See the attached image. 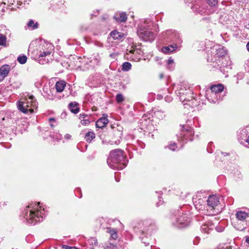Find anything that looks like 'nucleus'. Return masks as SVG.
<instances>
[{
	"mask_svg": "<svg viewBox=\"0 0 249 249\" xmlns=\"http://www.w3.org/2000/svg\"><path fill=\"white\" fill-rule=\"evenodd\" d=\"M162 77V74H160V78H161Z\"/></svg>",
	"mask_w": 249,
	"mask_h": 249,
	"instance_id": "nucleus-58",
	"label": "nucleus"
},
{
	"mask_svg": "<svg viewBox=\"0 0 249 249\" xmlns=\"http://www.w3.org/2000/svg\"><path fill=\"white\" fill-rule=\"evenodd\" d=\"M53 46L51 44H45L42 46V48L35 56V59L36 61H44L46 62H49L52 60V52Z\"/></svg>",
	"mask_w": 249,
	"mask_h": 249,
	"instance_id": "nucleus-6",
	"label": "nucleus"
},
{
	"mask_svg": "<svg viewBox=\"0 0 249 249\" xmlns=\"http://www.w3.org/2000/svg\"><path fill=\"white\" fill-rule=\"evenodd\" d=\"M162 98V96L161 95H158L157 98L158 99H160Z\"/></svg>",
	"mask_w": 249,
	"mask_h": 249,
	"instance_id": "nucleus-50",
	"label": "nucleus"
},
{
	"mask_svg": "<svg viewBox=\"0 0 249 249\" xmlns=\"http://www.w3.org/2000/svg\"><path fill=\"white\" fill-rule=\"evenodd\" d=\"M71 137V135L69 134H67L65 135V138L66 139H70Z\"/></svg>",
	"mask_w": 249,
	"mask_h": 249,
	"instance_id": "nucleus-45",
	"label": "nucleus"
},
{
	"mask_svg": "<svg viewBox=\"0 0 249 249\" xmlns=\"http://www.w3.org/2000/svg\"><path fill=\"white\" fill-rule=\"evenodd\" d=\"M246 83L247 85H249V79H247L246 80Z\"/></svg>",
	"mask_w": 249,
	"mask_h": 249,
	"instance_id": "nucleus-52",
	"label": "nucleus"
},
{
	"mask_svg": "<svg viewBox=\"0 0 249 249\" xmlns=\"http://www.w3.org/2000/svg\"><path fill=\"white\" fill-rule=\"evenodd\" d=\"M167 147H168L169 149H170L172 151H175L177 148V144L175 142L172 143L170 144H169L167 147H165V148Z\"/></svg>",
	"mask_w": 249,
	"mask_h": 249,
	"instance_id": "nucleus-37",
	"label": "nucleus"
},
{
	"mask_svg": "<svg viewBox=\"0 0 249 249\" xmlns=\"http://www.w3.org/2000/svg\"><path fill=\"white\" fill-rule=\"evenodd\" d=\"M74 64L75 63H71V64H69L68 66L69 67H73Z\"/></svg>",
	"mask_w": 249,
	"mask_h": 249,
	"instance_id": "nucleus-49",
	"label": "nucleus"
},
{
	"mask_svg": "<svg viewBox=\"0 0 249 249\" xmlns=\"http://www.w3.org/2000/svg\"><path fill=\"white\" fill-rule=\"evenodd\" d=\"M66 85V83L64 81L61 80L57 82L55 85L56 91L58 92H62Z\"/></svg>",
	"mask_w": 249,
	"mask_h": 249,
	"instance_id": "nucleus-19",
	"label": "nucleus"
},
{
	"mask_svg": "<svg viewBox=\"0 0 249 249\" xmlns=\"http://www.w3.org/2000/svg\"><path fill=\"white\" fill-rule=\"evenodd\" d=\"M164 99L166 102L170 103L172 101L173 98L170 95H167L165 97Z\"/></svg>",
	"mask_w": 249,
	"mask_h": 249,
	"instance_id": "nucleus-41",
	"label": "nucleus"
},
{
	"mask_svg": "<svg viewBox=\"0 0 249 249\" xmlns=\"http://www.w3.org/2000/svg\"><path fill=\"white\" fill-rule=\"evenodd\" d=\"M104 249H117V247L112 244H109L105 246Z\"/></svg>",
	"mask_w": 249,
	"mask_h": 249,
	"instance_id": "nucleus-38",
	"label": "nucleus"
},
{
	"mask_svg": "<svg viewBox=\"0 0 249 249\" xmlns=\"http://www.w3.org/2000/svg\"><path fill=\"white\" fill-rule=\"evenodd\" d=\"M27 58L25 55L19 56L17 59L18 62H26L27 61Z\"/></svg>",
	"mask_w": 249,
	"mask_h": 249,
	"instance_id": "nucleus-36",
	"label": "nucleus"
},
{
	"mask_svg": "<svg viewBox=\"0 0 249 249\" xmlns=\"http://www.w3.org/2000/svg\"><path fill=\"white\" fill-rule=\"evenodd\" d=\"M6 40V36L1 34H0V45L5 46Z\"/></svg>",
	"mask_w": 249,
	"mask_h": 249,
	"instance_id": "nucleus-31",
	"label": "nucleus"
},
{
	"mask_svg": "<svg viewBox=\"0 0 249 249\" xmlns=\"http://www.w3.org/2000/svg\"><path fill=\"white\" fill-rule=\"evenodd\" d=\"M4 78L0 74V82L2 80H3Z\"/></svg>",
	"mask_w": 249,
	"mask_h": 249,
	"instance_id": "nucleus-51",
	"label": "nucleus"
},
{
	"mask_svg": "<svg viewBox=\"0 0 249 249\" xmlns=\"http://www.w3.org/2000/svg\"><path fill=\"white\" fill-rule=\"evenodd\" d=\"M117 53H113L110 54L109 56L111 57L115 58L117 56Z\"/></svg>",
	"mask_w": 249,
	"mask_h": 249,
	"instance_id": "nucleus-44",
	"label": "nucleus"
},
{
	"mask_svg": "<svg viewBox=\"0 0 249 249\" xmlns=\"http://www.w3.org/2000/svg\"><path fill=\"white\" fill-rule=\"evenodd\" d=\"M246 242L249 244V237L247 238L246 239Z\"/></svg>",
	"mask_w": 249,
	"mask_h": 249,
	"instance_id": "nucleus-54",
	"label": "nucleus"
},
{
	"mask_svg": "<svg viewBox=\"0 0 249 249\" xmlns=\"http://www.w3.org/2000/svg\"><path fill=\"white\" fill-rule=\"evenodd\" d=\"M178 47V45H177L176 44H173L168 46L163 47L162 48L161 50L163 53H168L175 51L177 49Z\"/></svg>",
	"mask_w": 249,
	"mask_h": 249,
	"instance_id": "nucleus-15",
	"label": "nucleus"
},
{
	"mask_svg": "<svg viewBox=\"0 0 249 249\" xmlns=\"http://www.w3.org/2000/svg\"><path fill=\"white\" fill-rule=\"evenodd\" d=\"M95 138V134L92 132H88L85 135V140L90 142Z\"/></svg>",
	"mask_w": 249,
	"mask_h": 249,
	"instance_id": "nucleus-27",
	"label": "nucleus"
},
{
	"mask_svg": "<svg viewBox=\"0 0 249 249\" xmlns=\"http://www.w3.org/2000/svg\"><path fill=\"white\" fill-rule=\"evenodd\" d=\"M205 200L202 199H198L197 200L194 201L195 206L198 210H201L204 208Z\"/></svg>",
	"mask_w": 249,
	"mask_h": 249,
	"instance_id": "nucleus-21",
	"label": "nucleus"
},
{
	"mask_svg": "<svg viewBox=\"0 0 249 249\" xmlns=\"http://www.w3.org/2000/svg\"><path fill=\"white\" fill-rule=\"evenodd\" d=\"M240 143L246 147H249V135L247 139L244 140H240Z\"/></svg>",
	"mask_w": 249,
	"mask_h": 249,
	"instance_id": "nucleus-35",
	"label": "nucleus"
},
{
	"mask_svg": "<svg viewBox=\"0 0 249 249\" xmlns=\"http://www.w3.org/2000/svg\"><path fill=\"white\" fill-rule=\"evenodd\" d=\"M167 62H174V60L170 58L168 60Z\"/></svg>",
	"mask_w": 249,
	"mask_h": 249,
	"instance_id": "nucleus-48",
	"label": "nucleus"
},
{
	"mask_svg": "<svg viewBox=\"0 0 249 249\" xmlns=\"http://www.w3.org/2000/svg\"><path fill=\"white\" fill-rule=\"evenodd\" d=\"M150 123V119H147L146 116H143L142 118L140 120V123L141 124L142 126H146L148 123Z\"/></svg>",
	"mask_w": 249,
	"mask_h": 249,
	"instance_id": "nucleus-29",
	"label": "nucleus"
},
{
	"mask_svg": "<svg viewBox=\"0 0 249 249\" xmlns=\"http://www.w3.org/2000/svg\"><path fill=\"white\" fill-rule=\"evenodd\" d=\"M53 139H56V140L58 141V140H61L62 137L61 135H60V134H57H57H56L55 135H53Z\"/></svg>",
	"mask_w": 249,
	"mask_h": 249,
	"instance_id": "nucleus-40",
	"label": "nucleus"
},
{
	"mask_svg": "<svg viewBox=\"0 0 249 249\" xmlns=\"http://www.w3.org/2000/svg\"><path fill=\"white\" fill-rule=\"evenodd\" d=\"M110 35L112 37V38L114 39H118V40L122 39L124 37V34L119 33L116 31H112L110 33Z\"/></svg>",
	"mask_w": 249,
	"mask_h": 249,
	"instance_id": "nucleus-22",
	"label": "nucleus"
},
{
	"mask_svg": "<svg viewBox=\"0 0 249 249\" xmlns=\"http://www.w3.org/2000/svg\"><path fill=\"white\" fill-rule=\"evenodd\" d=\"M247 49L249 52V42H248L247 45H246Z\"/></svg>",
	"mask_w": 249,
	"mask_h": 249,
	"instance_id": "nucleus-47",
	"label": "nucleus"
},
{
	"mask_svg": "<svg viewBox=\"0 0 249 249\" xmlns=\"http://www.w3.org/2000/svg\"><path fill=\"white\" fill-rule=\"evenodd\" d=\"M117 103H121L124 101V97L122 94H118L116 97Z\"/></svg>",
	"mask_w": 249,
	"mask_h": 249,
	"instance_id": "nucleus-34",
	"label": "nucleus"
},
{
	"mask_svg": "<svg viewBox=\"0 0 249 249\" xmlns=\"http://www.w3.org/2000/svg\"><path fill=\"white\" fill-rule=\"evenodd\" d=\"M79 118L81 120L89 119V117L87 116V115H86L85 114H80L79 115Z\"/></svg>",
	"mask_w": 249,
	"mask_h": 249,
	"instance_id": "nucleus-42",
	"label": "nucleus"
},
{
	"mask_svg": "<svg viewBox=\"0 0 249 249\" xmlns=\"http://www.w3.org/2000/svg\"><path fill=\"white\" fill-rule=\"evenodd\" d=\"M220 155H221V156H225L226 155H227V154L226 153L221 152L220 153H218L219 156H220Z\"/></svg>",
	"mask_w": 249,
	"mask_h": 249,
	"instance_id": "nucleus-46",
	"label": "nucleus"
},
{
	"mask_svg": "<svg viewBox=\"0 0 249 249\" xmlns=\"http://www.w3.org/2000/svg\"><path fill=\"white\" fill-rule=\"evenodd\" d=\"M149 23V25H145L143 29L139 30L137 34L140 37L142 38L144 40L152 41L155 39L159 30L156 24L152 22Z\"/></svg>",
	"mask_w": 249,
	"mask_h": 249,
	"instance_id": "nucleus-5",
	"label": "nucleus"
},
{
	"mask_svg": "<svg viewBox=\"0 0 249 249\" xmlns=\"http://www.w3.org/2000/svg\"><path fill=\"white\" fill-rule=\"evenodd\" d=\"M10 67L9 65L5 64L0 68V74L5 78L8 74Z\"/></svg>",
	"mask_w": 249,
	"mask_h": 249,
	"instance_id": "nucleus-20",
	"label": "nucleus"
},
{
	"mask_svg": "<svg viewBox=\"0 0 249 249\" xmlns=\"http://www.w3.org/2000/svg\"><path fill=\"white\" fill-rule=\"evenodd\" d=\"M114 19L118 22H124L126 19V15L124 12L117 13L114 16Z\"/></svg>",
	"mask_w": 249,
	"mask_h": 249,
	"instance_id": "nucleus-16",
	"label": "nucleus"
},
{
	"mask_svg": "<svg viewBox=\"0 0 249 249\" xmlns=\"http://www.w3.org/2000/svg\"><path fill=\"white\" fill-rule=\"evenodd\" d=\"M249 135V126H247L243 129H242L239 135V141L240 142V140H244L247 139Z\"/></svg>",
	"mask_w": 249,
	"mask_h": 249,
	"instance_id": "nucleus-14",
	"label": "nucleus"
},
{
	"mask_svg": "<svg viewBox=\"0 0 249 249\" xmlns=\"http://www.w3.org/2000/svg\"><path fill=\"white\" fill-rule=\"evenodd\" d=\"M108 121L107 117H102L98 119L96 123V126L98 128H103L108 123Z\"/></svg>",
	"mask_w": 249,
	"mask_h": 249,
	"instance_id": "nucleus-18",
	"label": "nucleus"
},
{
	"mask_svg": "<svg viewBox=\"0 0 249 249\" xmlns=\"http://www.w3.org/2000/svg\"><path fill=\"white\" fill-rule=\"evenodd\" d=\"M190 222V218L186 214L180 216L176 219V223L173 222V224L178 228H183L188 226Z\"/></svg>",
	"mask_w": 249,
	"mask_h": 249,
	"instance_id": "nucleus-10",
	"label": "nucleus"
},
{
	"mask_svg": "<svg viewBox=\"0 0 249 249\" xmlns=\"http://www.w3.org/2000/svg\"><path fill=\"white\" fill-rule=\"evenodd\" d=\"M39 202L32 203L27 206L22 214L23 217L28 223L34 225L40 222L45 216V210L39 206Z\"/></svg>",
	"mask_w": 249,
	"mask_h": 249,
	"instance_id": "nucleus-1",
	"label": "nucleus"
},
{
	"mask_svg": "<svg viewBox=\"0 0 249 249\" xmlns=\"http://www.w3.org/2000/svg\"><path fill=\"white\" fill-rule=\"evenodd\" d=\"M143 243L146 244V245H149V243L146 242L145 241H143Z\"/></svg>",
	"mask_w": 249,
	"mask_h": 249,
	"instance_id": "nucleus-57",
	"label": "nucleus"
},
{
	"mask_svg": "<svg viewBox=\"0 0 249 249\" xmlns=\"http://www.w3.org/2000/svg\"><path fill=\"white\" fill-rule=\"evenodd\" d=\"M206 97L212 103H215L222 99L221 95H218L210 89H207L206 92Z\"/></svg>",
	"mask_w": 249,
	"mask_h": 249,
	"instance_id": "nucleus-12",
	"label": "nucleus"
},
{
	"mask_svg": "<svg viewBox=\"0 0 249 249\" xmlns=\"http://www.w3.org/2000/svg\"><path fill=\"white\" fill-rule=\"evenodd\" d=\"M107 232L110 234L111 238L115 240L118 238V234L115 229L110 228H107Z\"/></svg>",
	"mask_w": 249,
	"mask_h": 249,
	"instance_id": "nucleus-25",
	"label": "nucleus"
},
{
	"mask_svg": "<svg viewBox=\"0 0 249 249\" xmlns=\"http://www.w3.org/2000/svg\"><path fill=\"white\" fill-rule=\"evenodd\" d=\"M176 93L184 106L188 105L191 107H194L198 105V102L197 99L193 96V90L188 84L183 83L178 85Z\"/></svg>",
	"mask_w": 249,
	"mask_h": 249,
	"instance_id": "nucleus-2",
	"label": "nucleus"
},
{
	"mask_svg": "<svg viewBox=\"0 0 249 249\" xmlns=\"http://www.w3.org/2000/svg\"><path fill=\"white\" fill-rule=\"evenodd\" d=\"M27 26L29 28L35 29L38 28V24L37 22H35L33 20L31 19L28 22Z\"/></svg>",
	"mask_w": 249,
	"mask_h": 249,
	"instance_id": "nucleus-30",
	"label": "nucleus"
},
{
	"mask_svg": "<svg viewBox=\"0 0 249 249\" xmlns=\"http://www.w3.org/2000/svg\"><path fill=\"white\" fill-rule=\"evenodd\" d=\"M69 107L72 112L76 114L79 112V108L77 106V104L71 103L69 104Z\"/></svg>",
	"mask_w": 249,
	"mask_h": 249,
	"instance_id": "nucleus-28",
	"label": "nucleus"
},
{
	"mask_svg": "<svg viewBox=\"0 0 249 249\" xmlns=\"http://www.w3.org/2000/svg\"><path fill=\"white\" fill-rule=\"evenodd\" d=\"M90 123V121L89 119H82L81 121V123L84 125H87Z\"/></svg>",
	"mask_w": 249,
	"mask_h": 249,
	"instance_id": "nucleus-39",
	"label": "nucleus"
},
{
	"mask_svg": "<svg viewBox=\"0 0 249 249\" xmlns=\"http://www.w3.org/2000/svg\"><path fill=\"white\" fill-rule=\"evenodd\" d=\"M153 116L159 120H162L165 117L164 112L160 110H157L154 112Z\"/></svg>",
	"mask_w": 249,
	"mask_h": 249,
	"instance_id": "nucleus-24",
	"label": "nucleus"
},
{
	"mask_svg": "<svg viewBox=\"0 0 249 249\" xmlns=\"http://www.w3.org/2000/svg\"><path fill=\"white\" fill-rule=\"evenodd\" d=\"M119 142H120V141H116V142H115V143L116 144H118L119 143Z\"/></svg>",
	"mask_w": 249,
	"mask_h": 249,
	"instance_id": "nucleus-55",
	"label": "nucleus"
},
{
	"mask_svg": "<svg viewBox=\"0 0 249 249\" xmlns=\"http://www.w3.org/2000/svg\"><path fill=\"white\" fill-rule=\"evenodd\" d=\"M62 248L63 249H78L75 247H70L65 245L62 246Z\"/></svg>",
	"mask_w": 249,
	"mask_h": 249,
	"instance_id": "nucleus-43",
	"label": "nucleus"
},
{
	"mask_svg": "<svg viewBox=\"0 0 249 249\" xmlns=\"http://www.w3.org/2000/svg\"><path fill=\"white\" fill-rule=\"evenodd\" d=\"M131 68V63H123L122 65V70L124 71H127Z\"/></svg>",
	"mask_w": 249,
	"mask_h": 249,
	"instance_id": "nucleus-33",
	"label": "nucleus"
},
{
	"mask_svg": "<svg viewBox=\"0 0 249 249\" xmlns=\"http://www.w3.org/2000/svg\"><path fill=\"white\" fill-rule=\"evenodd\" d=\"M161 36L167 42H173L177 45L182 43L179 34L174 30H169L162 32Z\"/></svg>",
	"mask_w": 249,
	"mask_h": 249,
	"instance_id": "nucleus-9",
	"label": "nucleus"
},
{
	"mask_svg": "<svg viewBox=\"0 0 249 249\" xmlns=\"http://www.w3.org/2000/svg\"><path fill=\"white\" fill-rule=\"evenodd\" d=\"M214 228L213 225H208L207 224H203L201 226V231L204 233H209L211 231H212Z\"/></svg>",
	"mask_w": 249,
	"mask_h": 249,
	"instance_id": "nucleus-23",
	"label": "nucleus"
},
{
	"mask_svg": "<svg viewBox=\"0 0 249 249\" xmlns=\"http://www.w3.org/2000/svg\"><path fill=\"white\" fill-rule=\"evenodd\" d=\"M135 51V50H130L129 52L132 53H133Z\"/></svg>",
	"mask_w": 249,
	"mask_h": 249,
	"instance_id": "nucleus-56",
	"label": "nucleus"
},
{
	"mask_svg": "<svg viewBox=\"0 0 249 249\" xmlns=\"http://www.w3.org/2000/svg\"><path fill=\"white\" fill-rule=\"evenodd\" d=\"M207 6L205 5L204 1H199L192 7L194 12L203 15L205 13H208Z\"/></svg>",
	"mask_w": 249,
	"mask_h": 249,
	"instance_id": "nucleus-11",
	"label": "nucleus"
},
{
	"mask_svg": "<svg viewBox=\"0 0 249 249\" xmlns=\"http://www.w3.org/2000/svg\"><path fill=\"white\" fill-rule=\"evenodd\" d=\"M210 90L217 93L218 95H221V93L223 91L224 87L222 84H217L212 85L209 89Z\"/></svg>",
	"mask_w": 249,
	"mask_h": 249,
	"instance_id": "nucleus-13",
	"label": "nucleus"
},
{
	"mask_svg": "<svg viewBox=\"0 0 249 249\" xmlns=\"http://www.w3.org/2000/svg\"><path fill=\"white\" fill-rule=\"evenodd\" d=\"M49 121H50V122H51V121H55V120H54V118H50V119H49Z\"/></svg>",
	"mask_w": 249,
	"mask_h": 249,
	"instance_id": "nucleus-53",
	"label": "nucleus"
},
{
	"mask_svg": "<svg viewBox=\"0 0 249 249\" xmlns=\"http://www.w3.org/2000/svg\"><path fill=\"white\" fill-rule=\"evenodd\" d=\"M78 67L80 69H81V66H78Z\"/></svg>",
	"mask_w": 249,
	"mask_h": 249,
	"instance_id": "nucleus-59",
	"label": "nucleus"
},
{
	"mask_svg": "<svg viewBox=\"0 0 249 249\" xmlns=\"http://www.w3.org/2000/svg\"><path fill=\"white\" fill-rule=\"evenodd\" d=\"M96 243H97V241H96L95 242V244H96Z\"/></svg>",
	"mask_w": 249,
	"mask_h": 249,
	"instance_id": "nucleus-60",
	"label": "nucleus"
},
{
	"mask_svg": "<svg viewBox=\"0 0 249 249\" xmlns=\"http://www.w3.org/2000/svg\"><path fill=\"white\" fill-rule=\"evenodd\" d=\"M107 163L113 169L122 170L126 166L127 160L124 159L123 151L117 149L110 152Z\"/></svg>",
	"mask_w": 249,
	"mask_h": 249,
	"instance_id": "nucleus-3",
	"label": "nucleus"
},
{
	"mask_svg": "<svg viewBox=\"0 0 249 249\" xmlns=\"http://www.w3.org/2000/svg\"><path fill=\"white\" fill-rule=\"evenodd\" d=\"M222 199L220 197L216 195H212L208 197L207 200L208 210L212 211V215L217 214L222 210V206L220 204V200Z\"/></svg>",
	"mask_w": 249,
	"mask_h": 249,
	"instance_id": "nucleus-7",
	"label": "nucleus"
},
{
	"mask_svg": "<svg viewBox=\"0 0 249 249\" xmlns=\"http://www.w3.org/2000/svg\"><path fill=\"white\" fill-rule=\"evenodd\" d=\"M182 134L184 135V139L186 140L189 139L192 141L191 139H189V136H191L194 135V131L191 128H190L189 129H187L186 131L182 130Z\"/></svg>",
	"mask_w": 249,
	"mask_h": 249,
	"instance_id": "nucleus-26",
	"label": "nucleus"
},
{
	"mask_svg": "<svg viewBox=\"0 0 249 249\" xmlns=\"http://www.w3.org/2000/svg\"><path fill=\"white\" fill-rule=\"evenodd\" d=\"M207 3L211 7H215L217 5L218 1L217 0H206Z\"/></svg>",
	"mask_w": 249,
	"mask_h": 249,
	"instance_id": "nucleus-32",
	"label": "nucleus"
},
{
	"mask_svg": "<svg viewBox=\"0 0 249 249\" xmlns=\"http://www.w3.org/2000/svg\"><path fill=\"white\" fill-rule=\"evenodd\" d=\"M215 52V56L218 58L224 56L227 53L226 49L223 47H219Z\"/></svg>",
	"mask_w": 249,
	"mask_h": 249,
	"instance_id": "nucleus-17",
	"label": "nucleus"
},
{
	"mask_svg": "<svg viewBox=\"0 0 249 249\" xmlns=\"http://www.w3.org/2000/svg\"><path fill=\"white\" fill-rule=\"evenodd\" d=\"M18 107L22 112L31 114L37 109V103L34 96L27 94L18 102Z\"/></svg>",
	"mask_w": 249,
	"mask_h": 249,
	"instance_id": "nucleus-4",
	"label": "nucleus"
},
{
	"mask_svg": "<svg viewBox=\"0 0 249 249\" xmlns=\"http://www.w3.org/2000/svg\"><path fill=\"white\" fill-rule=\"evenodd\" d=\"M235 216L237 221L236 223H234V227L238 230H243L247 226V221L249 219V213L244 211H237Z\"/></svg>",
	"mask_w": 249,
	"mask_h": 249,
	"instance_id": "nucleus-8",
	"label": "nucleus"
}]
</instances>
